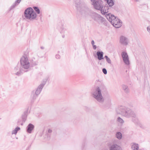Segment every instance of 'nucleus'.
I'll use <instances>...</instances> for the list:
<instances>
[{
	"mask_svg": "<svg viewBox=\"0 0 150 150\" xmlns=\"http://www.w3.org/2000/svg\"><path fill=\"white\" fill-rule=\"evenodd\" d=\"M116 137L119 139H120L122 137V135L121 133L120 132H117L116 134Z\"/></svg>",
	"mask_w": 150,
	"mask_h": 150,
	"instance_id": "17",
	"label": "nucleus"
},
{
	"mask_svg": "<svg viewBox=\"0 0 150 150\" xmlns=\"http://www.w3.org/2000/svg\"><path fill=\"white\" fill-rule=\"evenodd\" d=\"M105 58L106 61L109 64H111V61L110 59L107 56H105Z\"/></svg>",
	"mask_w": 150,
	"mask_h": 150,
	"instance_id": "18",
	"label": "nucleus"
},
{
	"mask_svg": "<svg viewBox=\"0 0 150 150\" xmlns=\"http://www.w3.org/2000/svg\"><path fill=\"white\" fill-rule=\"evenodd\" d=\"M109 9V7L106 6H103V7L102 8V9H101L100 10L101 11V13L103 14H105V13L109 12L108 10Z\"/></svg>",
	"mask_w": 150,
	"mask_h": 150,
	"instance_id": "11",
	"label": "nucleus"
},
{
	"mask_svg": "<svg viewBox=\"0 0 150 150\" xmlns=\"http://www.w3.org/2000/svg\"><path fill=\"white\" fill-rule=\"evenodd\" d=\"M107 4L110 7H111L114 5V2L112 0H106Z\"/></svg>",
	"mask_w": 150,
	"mask_h": 150,
	"instance_id": "14",
	"label": "nucleus"
},
{
	"mask_svg": "<svg viewBox=\"0 0 150 150\" xmlns=\"http://www.w3.org/2000/svg\"><path fill=\"white\" fill-rule=\"evenodd\" d=\"M99 60H101L103 59V52H102L98 51L96 54Z\"/></svg>",
	"mask_w": 150,
	"mask_h": 150,
	"instance_id": "12",
	"label": "nucleus"
},
{
	"mask_svg": "<svg viewBox=\"0 0 150 150\" xmlns=\"http://www.w3.org/2000/svg\"><path fill=\"white\" fill-rule=\"evenodd\" d=\"M21 65L25 69H28L29 67V63L28 58L26 56L22 57L21 60Z\"/></svg>",
	"mask_w": 150,
	"mask_h": 150,
	"instance_id": "7",
	"label": "nucleus"
},
{
	"mask_svg": "<svg viewBox=\"0 0 150 150\" xmlns=\"http://www.w3.org/2000/svg\"><path fill=\"white\" fill-rule=\"evenodd\" d=\"M21 0H17V1H16V2L18 3H19L20 1H21Z\"/></svg>",
	"mask_w": 150,
	"mask_h": 150,
	"instance_id": "29",
	"label": "nucleus"
},
{
	"mask_svg": "<svg viewBox=\"0 0 150 150\" xmlns=\"http://www.w3.org/2000/svg\"><path fill=\"white\" fill-rule=\"evenodd\" d=\"M93 97L99 102H103L104 101L103 98L102 96L101 90L99 87H98L93 92Z\"/></svg>",
	"mask_w": 150,
	"mask_h": 150,
	"instance_id": "4",
	"label": "nucleus"
},
{
	"mask_svg": "<svg viewBox=\"0 0 150 150\" xmlns=\"http://www.w3.org/2000/svg\"><path fill=\"white\" fill-rule=\"evenodd\" d=\"M91 43L92 45H94V40H92L91 41Z\"/></svg>",
	"mask_w": 150,
	"mask_h": 150,
	"instance_id": "28",
	"label": "nucleus"
},
{
	"mask_svg": "<svg viewBox=\"0 0 150 150\" xmlns=\"http://www.w3.org/2000/svg\"><path fill=\"white\" fill-rule=\"evenodd\" d=\"M117 120L120 123H123L124 122L123 120L120 117H118Z\"/></svg>",
	"mask_w": 150,
	"mask_h": 150,
	"instance_id": "19",
	"label": "nucleus"
},
{
	"mask_svg": "<svg viewBox=\"0 0 150 150\" xmlns=\"http://www.w3.org/2000/svg\"><path fill=\"white\" fill-rule=\"evenodd\" d=\"M122 56L123 60L125 64L126 65L129 64V58L127 53L125 52H123L122 53Z\"/></svg>",
	"mask_w": 150,
	"mask_h": 150,
	"instance_id": "8",
	"label": "nucleus"
},
{
	"mask_svg": "<svg viewBox=\"0 0 150 150\" xmlns=\"http://www.w3.org/2000/svg\"><path fill=\"white\" fill-rule=\"evenodd\" d=\"M52 130L50 129H49L48 130V132L49 133H51L52 132Z\"/></svg>",
	"mask_w": 150,
	"mask_h": 150,
	"instance_id": "25",
	"label": "nucleus"
},
{
	"mask_svg": "<svg viewBox=\"0 0 150 150\" xmlns=\"http://www.w3.org/2000/svg\"><path fill=\"white\" fill-rule=\"evenodd\" d=\"M24 15L25 18L28 19H35L37 16L36 12L31 7L28 8L25 10Z\"/></svg>",
	"mask_w": 150,
	"mask_h": 150,
	"instance_id": "3",
	"label": "nucleus"
},
{
	"mask_svg": "<svg viewBox=\"0 0 150 150\" xmlns=\"http://www.w3.org/2000/svg\"><path fill=\"white\" fill-rule=\"evenodd\" d=\"M120 111L117 110V113L119 114H122L123 116L129 117H130L135 118L136 115L131 110L125 107L121 106L120 108Z\"/></svg>",
	"mask_w": 150,
	"mask_h": 150,
	"instance_id": "2",
	"label": "nucleus"
},
{
	"mask_svg": "<svg viewBox=\"0 0 150 150\" xmlns=\"http://www.w3.org/2000/svg\"><path fill=\"white\" fill-rule=\"evenodd\" d=\"M148 31L150 33V27H148L147 28Z\"/></svg>",
	"mask_w": 150,
	"mask_h": 150,
	"instance_id": "26",
	"label": "nucleus"
},
{
	"mask_svg": "<svg viewBox=\"0 0 150 150\" xmlns=\"http://www.w3.org/2000/svg\"><path fill=\"white\" fill-rule=\"evenodd\" d=\"M60 56L59 54H57L56 55V58L57 59H59L60 58Z\"/></svg>",
	"mask_w": 150,
	"mask_h": 150,
	"instance_id": "22",
	"label": "nucleus"
},
{
	"mask_svg": "<svg viewBox=\"0 0 150 150\" xmlns=\"http://www.w3.org/2000/svg\"><path fill=\"white\" fill-rule=\"evenodd\" d=\"M34 128V126L31 124H30L28 127L27 132L30 133Z\"/></svg>",
	"mask_w": 150,
	"mask_h": 150,
	"instance_id": "13",
	"label": "nucleus"
},
{
	"mask_svg": "<svg viewBox=\"0 0 150 150\" xmlns=\"http://www.w3.org/2000/svg\"><path fill=\"white\" fill-rule=\"evenodd\" d=\"M102 71L105 74H106L107 73V71L106 69L105 68H103L102 69Z\"/></svg>",
	"mask_w": 150,
	"mask_h": 150,
	"instance_id": "20",
	"label": "nucleus"
},
{
	"mask_svg": "<svg viewBox=\"0 0 150 150\" xmlns=\"http://www.w3.org/2000/svg\"><path fill=\"white\" fill-rule=\"evenodd\" d=\"M20 127H17L15 129L16 130L17 132L18 131L20 130Z\"/></svg>",
	"mask_w": 150,
	"mask_h": 150,
	"instance_id": "24",
	"label": "nucleus"
},
{
	"mask_svg": "<svg viewBox=\"0 0 150 150\" xmlns=\"http://www.w3.org/2000/svg\"><path fill=\"white\" fill-rule=\"evenodd\" d=\"M95 9L100 10L103 7V2L101 0H91Z\"/></svg>",
	"mask_w": 150,
	"mask_h": 150,
	"instance_id": "6",
	"label": "nucleus"
},
{
	"mask_svg": "<svg viewBox=\"0 0 150 150\" xmlns=\"http://www.w3.org/2000/svg\"><path fill=\"white\" fill-rule=\"evenodd\" d=\"M91 17L94 21L99 24L103 23L105 20L104 18L96 13H93L91 16Z\"/></svg>",
	"mask_w": 150,
	"mask_h": 150,
	"instance_id": "5",
	"label": "nucleus"
},
{
	"mask_svg": "<svg viewBox=\"0 0 150 150\" xmlns=\"http://www.w3.org/2000/svg\"><path fill=\"white\" fill-rule=\"evenodd\" d=\"M93 48L94 50H96V45H93Z\"/></svg>",
	"mask_w": 150,
	"mask_h": 150,
	"instance_id": "27",
	"label": "nucleus"
},
{
	"mask_svg": "<svg viewBox=\"0 0 150 150\" xmlns=\"http://www.w3.org/2000/svg\"><path fill=\"white\" fill-rule=\"evenodd\" d=\"M17 131L15 129L13 131L12 134H16L17 133Z\"/></svg>",
	"mask_w": 150,
	"mask_h": 150,
	"instance_id": "21",
	"label": "nucleus"
},
{
	"mask_svg": "<svg viewBox=\"0 0 150 150\" xmlns=\"http://www.w3.org/2000/svg\"><path fill=\"white\" fill-rule=\"evenodd\" d=\"M40 48H41V49H44V47H43L42 46H41V47H40Z\"/></svg>",
	"mask_w": 150,
	"mask_h": 150,
	"instance_id": "30",
	"label": "nucleus"
},
{
	"mask_svg": "<svg viewBox=\"0 0 150 150\" xmlns=\"http://www.w3.org/2000/svg\"><path fill=\"white\" fill-rule=\"evenodd\" d=\"M120 42L123 45H127L128 43L127 39L126 37L122 36L120 38Z\"/></svg>",
	"mask_w": 150,
	"mask_h": 150,
	"instance_id": "9",
	"label": "nucleus"
},
{
	"mask_svg": "<svg viewBox=\"0 0 150 150\" xmlns=\"http://www.w3.org/2000/svg\"><path fill=\"white\" fill-rule=\"evenodd\" d=\"M40 13V10L38 8V14H39Z\"/></svg>",
	"mask_w": 150,
	"mask_h": 150,
	"instance_id": "31",
	"label": "nucleus"
},
{
	"mask_svg": "<svg viewBox=\"0 0 150 150\" xmlns=\"http://www.w3.org/2000/svg\"><path fill=\"white\" fill-rule=\"evenodd\" d=\"M63 38H64V36H62Z\"/></svg>",
	"mask_w": 150,
	"mask_h": 150,
	"instance_id": "32",
	"label": "nucleus"
},
{
	"mask_svg": "<svg viewBox=\"0 0 150 150\" xmlns=\"http://www.w3.org/2000/svg\"><path fill=\"white\" fill-rule=\"evenodd\" d=\"M47 80L46 79H44L41 82L40 85L38 87V95L41 92L42 88L46 83Z\"/></svg>",
	"mask_w": 150,
	"mask_h": 150,
	"instance_id": "10",
	"label": "nucleus"
},
{
	"mask_svg": "<svg viewBox=\"0 0 150 150\" xmlns=\"http://www.w3.org/2000/svg\"><path fill=\"white\" fill-rule=\"evenodd\" d=\"M132 148L134 150H137L139 148L138 145L137 144H134L132 145Z\"/></svg>",
	"mask_w": 150,
	"mask_h": 150,
	"instance_id": "15",
	"label": "nucleus"
},
{
	"mask_svg": "<svg viewBox=\"0 0 150 150\" xmlns=\"http://www.w3.org/2000/svg\"><path fill=\"white\" fill-rule=\"evenodd\" d=\"M106 17L107 19L110 22L112 25L116 28H120L122 25V23L120 20L111 13L106 14Z\"/></svg>",
	"mask_w": 150,
	"mask_h": 150,
	"instance_id": "1",
	"label": "nucleus"
},
{
	"mask_svg": "<svg viewBox=\"0 0 150 150\" xmlns=\"http://www.w3.org/2000/svg\"><path fill=\"white\" fill-rule=\"evenodd\" d=\"M35 11V12H38V8L37 7H33Z\"/></svg>",
	"mask_w": 150,
	"mask_h": 150,
	"instance_id": "23",
	"label": "nucleus"
},
{
	"mask_svg": "<svg viewBox=\"0 0 150 150\" xmlns=\"http://www.w3.org/2000/svg\"><path fill=\"white\" fill-rule=\"evenodd\" d=\"M122 87L125 93H127L129 92L128 89L127 88V86L123 85H122Z\"/></svg>",
	"mask_w": 150,
	"mask_h": 150,
	"instance_id": "16",
	"label": "nucleus"
}]
</instances>
